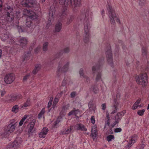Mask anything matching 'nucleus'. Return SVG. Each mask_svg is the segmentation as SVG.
Instances as JSON below:
<instances>
[{"label":"nucleus","mask_w":149,"mask_h":149,"mask_svg":"<svg viewBox=\"0 0 149 149\" xmlns=\"http://www.w3.org/2000/svg\"><path fill=\"white\" fill-rule=\"evenodd\" d=\"M92 13L90 12V9L88 8L83 10L79 16V19L84 22V34L83 40L86 43H88L89 40L90 38V26L89 20L91 18Z\"/></svg>","instance_id":"nucleus-1"},{"label":"nucleus","mask_w":149,"mask_h":149,"mask_svg":"<svg viewBox=\"0 0 149 149\" xmlns=\"http://www.w3.org/2000/svg\"><path fill=\"white\" fill-rule=\"evenodd\" d=\"M104 58L102 57L99 60L98 63L95 66H93L92 68V71L93 74L97 73L95 80L96 81L100 80L101 78V69L103 63Z\"/></svg>","instance_id":"nucleus-2"},{"label":"nucleus","mask_w":149,"mask_h":149,"mask_svg":"<svg viewBox=\"0 0 149 149\" xmlns=\"http://www.w3.org/2000/svg\"><path fill=\"white\" fill-rule=\"evenodd\" d=\"M106 7L108 11V15L110 19V21L111 24L114 25L115 23V20L119 24L120 23V20L117 16L115 11L113 9L111 5L109 4L107 5Z\"/></svg>","instance_id":"nucleus-3"},{"label":"nucleus","mask_w":149,"mask_h":149,"mask_svg":"<svg viewBox=\"0 0 149 149\" xmlns=\"http://www.w3.org/2000/svg\"><path fill=\"white\" fill-rule=\"evenodd\" d=\"M136 81L138 84L141 85L143 86H145L148 83V78L146 73L142 74H139Z\"/></svg>","instance_id":"nucleus-4"},{"label":"nucleus","mask_w":149,"mask_h":149,"mask_svg":"<svg viewBox=\"0 0 149 149\" xmlns=\"http://www.w3.org/2000/svg\"><path fill=\"white\" fill-rule=\"evenodd\" d=\"M16 124L10 123L7 126H5L4 128V132L2 134V135L5 137L8 136L11 133L14 131L16 127Z\"/></svg>","instance_id":"nucleus-5"},{"label":"nucleus","mask_w":149,"mask_h":149,"mask_svg":"<svg viewBox=\"0 0 149 149\" xmlns=\"http://www.w3.org/2000/svg\"><path fill=\"white\" fill-rule=\"evenodd\" d=\"M5 10L6 13L7 20L9 22L12 21L14 17L13 8L10 6H8L5 8Z\"/></svg>","instance_id":"nucleus-6"},{"label":"nucleus","mask_w":149,"mask_h":149,"mask_svg":"<svg viewBox=\"0 0 149 149\" xmlns=\"http://www.w3.org/2000/svg\"><path fill=\"white\" fill-rule=\"evenodd\" d=\"M106 54L107 61L109 64L112 67H114L113 62L112 52L110 47L109 45L105 49Z\"/></svg>","instance_id":"nucleus-7"},{"label":"nucleus","mask_w":149,"mask_h":149,"mask_svg":"<svg viewBox=\"0 0 149 149\" xmlns=\"http://www.w3.org/2000/svg\"><path fill=\"white\" fill-rule=\"evenodd\" d=\"M69 64V62H67L62 68H61V64L60 62L59 63L57 71V74L58 77L61 75L62 73L65 72L68 70Z\"/></svg>","instance_id":"nucleus-8"},{"label":"nucleus","mask_w":149,"mask_h":149,"mask_svg":"<svg viewBox=\"0 0 149 149\" xmlns=\"http://www.w3.org/2000/svg\"><path fill=\"white\" fill-rule=\"evenodd\" d=\"M15 78L14 74L12 73L6 74L4 77V81L6 84H9L12 83Z\"/></svg>","instance_id":"nucleus-9"},{"label":"nucleus","mask_w":149,"mask_h":149,"mask_svg":"<svg viewBox=\"0 0 149 149\" xmlns=\"http://www.w3.org/2000/svg\"><path fill=\"white\" fill-rule=\"evenodd\" d=\"M55 10L54 8L53 7H51L49 12V18L48 19V23L47 24L48 26V25H50V24L51 22L53 20L54 18L53 15L55 13Z\"/></svg>","instance_id":"nucleus-10"},{"label":"nucleus","mask_w":149,"mask_h":149,"mask_svg":"<svg viewBox=\"0 0 149 149\" xmlns=\"http://www.w3.org/2000/svg\"><path fill=\"white\" fill-rule=\"evenodd\" d=\"M18 95L16 94H12L6 96V100L8 103H11L15 101L18 98Z\"/></svg>","instance_id":"nucleus-11"},{"label":"nucleus","mask_w":149,"mask_h":149,"mask_svg":"<svg viewBox=\"0 0 149 149\" xmlns=\"http://www.w3.org/2000/svg\"><path fill=\"white\" fill-rule=\"evenodd\" d=\"M21 4L23 6L26 7H31L33 5V1L29 0H23L21 2Z\"/></svg>","instance_id":"nucleus-12"},{"label":"nucleus","mask_w":149,"mask_h":149,"mask_svg":"<svg viewBox=\"0 0 149 149\" xmlns=\"http://www.w3.org/2000/svg\"><path fill=\"white\" fill-rule=\"evenodd\" d=\"M13 39L14 38L12 37L10 34L8 35L6 34L2 38L1 40L3 41H6L7 40V42H8L9 43L13 44L14 42Z\"/></svg>","instance_id":"nucleus-13"},{"label":"nucleus","mask_w":149,"mask_h":149,"mask_svg":"<svg viewBox=\"0 0 149 149\" xmlns=\"http://www.w3.org/2000/svg\"><path fill=\"white\" fill-rule=\"evenodd\" d=\"M97 128L96 126H94L92 127L91 130V135L94 140L97 139Z\"/></svg>","instance_id":"nucleus-14"},{"label":"nucleus","mask_w":149,"mask_h":149,"mask_svg":"<svg viewBox=\"0 0 149 149\" xmlns=\"http://www.w3.org/2000/svg\"><path fill=\"white\" fill-rule=\"evenodd\" d=\"M25 12L27 13V16L31 19H36L38 15L32 11H30L29 10H26Z\"/></svg>","instance_id":"nucleus-15"},{"label":"nucleus","mask_w":149,"mask_h":149,"mask_svg":"<svg viewBox=\"0 0 149 149\" xmlns=\"http://www.w3.org/2000/svg\"><path fill=\"white\" fill-rule=\"evenodd\" d=\"M18 140L17 138L15 139L13 143H10L8 146V148L9 149H16L18 147L19 145Z\"/></svg>","instance_id":"nucleus-16"},{"label":"nucleus","mask_w":149,"mask_h":149,"mask_svg":"<svg viewBox=\"0 0 149 149\" xmlns=\"http://www.w3.org/2000/svg\"><path fill=\"white\" fill-rule=\"evenodd\" d=\"M36 121L35 120H33L28 125L29 126L28 132L29 134L32 133L35 130L34 127Z\"/></svg>","instance_id":"nucleus-17"},{"label":"nucleus","mask_w":149,"mask_h":149,"mask_svg":"<svg viewBox=\"0 0 149 149\" xmlns=\"http://www.w3.org/2000/svg\"><path fill=\"white\" fill-rule=\"evenodd\" d=\"M70 1L72 6L76 7L81 6V0H70Z\"/></svg>","instance_id":"nucleus-18"},{"label":"nucleus","mask_w":149,"mask_h":149,"mask_svg":"<svg viewBox=\"0 0 149 149\" xmlns=\"http://www.w3.org/2000/svg\"><path fill=\"white\" fill-rule=\"evenodd\" d=\"M28 40L26 38L22 37H19V45L20 46L23 47L25 46Z\"/></svg>","instance_id":"nucleus-19"},{"label":"nucleus","mask_w":149,"mask_h":149,"mask_svg":"<svg viewBox=\"0 0 149 149\" xmlns=\"http://www.w3.org/2000/svg\"><path fill=\"white\" fill-rule=\"evenodd\" d=\"M137 136L136 135H134L131 136L130 138L129 142L127 146L128 147L131 146V144L135 143L137 140Z\"/></svg>","instance_id":"nucleus-20"},{"label":"nucleus","mask_w":149,"mask_h":149,"mask_svg":"<svg viewBox=\"0 0 149 149\" xmlns=\"http://www.w3.org/2000/svg\"><path fill=\"white\" fill-rule=\"evenodd\" d=\"M49 130L46 127H44L41 132L39 133V136L40 138H44L45 137L46 135L47 134Z\"/></svg>","instance_id":"nucleus-21"},{"label":"nucleus","mask_w":149,"mask_h":149,"mask_svg":"<svg viewBox=\"0 0 149 149\" xmlns=\"http://www.w3.org/2000/svg\"><path fill=\"white\" fill-rule=\"evenodd\" d=\"M31 105V99L30 98H28L24 104L20 105V107L21 109H25L27 107L30 106Z\"/></svg>","instance_id":"nucleus-22"},{"label":"nucleus","mask_w":149,"mask_h":149,"mask_svg":"<svg viewBox=\"0 0 149 149\" xmlns=\"http://www.w3.org/2000/svg\"><path fill=\"white\" fill-rule=\"evenodd\" d=\"M125 113V110L118 113L117 115L115 116V120H118L119 121L121 119L122 117L124 115Z\"/></svg>","instance_id":"nucleus-23"},{"label":"nucleus","mask_w":149,"mask_h":149,"mask_svg":"<svg viewBox=\"0 0 149 149\" xmlns=\"http://www.w3.org/2000/svg\"><path fill=\"white\" fill-rule=\"evenodd\" d=\"M76 127L77 130L83 131H86L87 130L86 128L85 127L84 125L81 124H77L76 125Z\"/></svg>","instance_id":"nucleus-24"},{"label":"nucleus","mask_w":149,"mask_h":149,"mask_svg":"<svg viewBox=\"0 0 149 149\" xmlns=\"http://www.w3.org/2000/svg\"><path fill=\"white\" fill-rule=\"evenodd\" d=\"M148 52L147 47L143 46L141 48L142 55L143 56L146 57Z\"/></svg>","instance_id":"nucleus-25"},{"label":"nucleus","mask_w":149,"mask_h":149,"mask_svg":"<svg viewBox=\"0 0 149 149\" xmlns=\"http://www.w3.org/2000/svg\"><path fill=\"white\" fill-rule=\"evenodd\" d=\"M70 51V49L69 47H66L64 48L63 50H62L58 53L56 54L58 57H59L63 53H68Z\"/></svg>","instance_id":"nucleus-26"},{"label":"nucleus","mask_w":149,"mask_h":149,"mask_svg":"<svg viewBox=\"0 0 149 149\" xmlns=\"http://www.w3.org/2000/svg\"><path fill=\"white\" fill-rule=\"evenodd\" d=\"M62 24L61 23L58 22L56 24L55 27V31L57 32H59L61 29Z\"/></svg>","instance_id":"nucleus-27"},{"label":"nucleus","mask_w":149,"mask_h":149,"mask_svg":"<svg viewBox=\"0 0 149 149\" xmlns=\"http://www.w3.org/2000/svg\"><path fill=\"white\" fill-rule=\"evenodd\" d=\"M140 102V99H138L137 100L132 107V109L134 110L136 109L138 107H141L143 105H139Z\"/></svg>","instance_id":"nucleus-28"},{"label":"nucleus","mask_w":149,"mask_h":149,"mask_svg":"<svg viewBox=\"0 0 149 149\" xmlns=\"http://www.w3.org/2000/svg\"><path fill=\"white\" fill-rule=\"evenodd\" d=\"M72 126H70V127L69 128H68L67 129H65L64 130L61 131V133L63 134H68L70 133L71 132L72 129Z\"/></svg>","instance_id":"nucleus-29"},{"label":"nucleus","mask_w":149,"mask_h":149,"mask_svg":"<svg viewBox=\"0 0 149 149\" xmlns=\"http://www.w3.org/2000/svg\"><path fill=\"white\" fill-rule=\"evenodd\" d=\"M70 107V105L69 104H67L64 106H63L62 107V110L60 112V113L61 114H62L64 115L66 113V111L65 112V111L66 110L68 109L69 107Z\"/></svg>","instance_id":"nucleus-30"},{"label":"nucleus","mask_w":149,"mask_h":149,"mask_svg":"<svg viewBox=\"0 0 149 149\" xmlns=\"http://www.w3.org/2000/svg\"><path fill=\"white\" fill-rule=\"evenodd\" d=\"M41 67V65L40 64H38L35 65L34 69L33 71V73L35 74L39 70Z\"/></svg>","instance_id":"nucleus-31"},{"label":"nucleus","mask_w":149,"mask_h":149,"mask_svg":"<svg viewBox=\"0 0 149 149\" xmlns=\"http://www.w3.org/2000/svg\"><path fill=\"white\" fill-rule=\"evenodd\" d=\"M119 122L118 120H116V121L114 122V123L111 125V128H110L109 130V131L110 132V133L113 134V132H112V128L114 127L116 124L118 123Z\"/></svg>","instance_id":"nucleus-32"},{"label":"nucleus","mask_w":149,"mask_h":149,"mask_svg":"<svg viewBox=\"0 0 149 149\" xmlns=\"http://www.w3.org/2000/svg\"><path fill=\"white\" fill-rule=\"evenodd\" d=\"M19 107L18 105H15L13 106L12 109V111L16 113L18 111Z\"/></svg>","instance_id":"nucleus-33"},{"label":"nucleus","mask_w":149,"mask_h":149,"mask_svg":"<svg viewBox=\"0 0 149 149\" xmlns=\"http://www.w3.org/2000/svg\"><path fill=\"white\" fill-rule=\"evenodd\" d=\"M107 140L108 142H110L112 140H114L115 139V137L113 135H110L107 136Z\"/></svg>","instance_id":"nucleus-34"},{"label":"nucleus","mask_w":149,"mask_h":149,"mask_svg":"<svg viewBox=\"0 0 149 149\" xmlns=\"http://www.w3.org/2000/svg\"><path fill=\"white\" fill-rule=\"evenodd\" d=\"M48 42H45L43 45V50L44 51H46L47 50Z\"/></svg>","instance_id":"nucleus-35"},{"label":"nucleus","mask_w":149,"mask_h":149,"mask_svg":"<svg viewBox=\"0 0 149 149\" xmlns=\"http://www.w3.org/2000/svg\"><path fill=\"white\" fill-rule=\"evenodd\" d=\"M119 104V102H117V100L116 99H114V100L113 107L114 108H116L118 109Z\"/></svg>","instance_id":"nucleus-36"},{"label":"nucleus","mask_w":149,"mask_h":149,"mask_svg":"<svg viewBox=\"0 0 149 149\" xmlns=\"http://www.w3.org/2000/svg\"><path fill=\"white\" fill-rule=\"evenodd\" d=\"M45 113V110L44 108H43L40 111L39 113L38 116V118L40 119L42 117V116Z\"/></svg>","instance_id":"nucleus-37"},{"label":"nucleus","mask_w":149,"mask_h":149,"mask_svg":"<svg viewBox=\"0 0 149 149\" xmlns=\"http://www.w3.org/2000/svg\"><path fill=\"white\" fill-rule=\"evenodd\" d=\"M27 116L26 115H25L22 118V119L20 120V122H19V126H21L22 125L23 122L25 120V119L26 118Z\"/></svg>","instance_id":"nucleus-38"},{"label":"nucleus","mask_w":149,"mask_h":149,"mask_svg":"<svg viewBox=\"0 0 149 149\" xmlns=\"http://www.w3.org/2000/svg\"><path fill=\"white\" fill-rule=\"evenodd\" d=\"M110 120H106L105 121V125L104 129V130L106 129L107 130V126H108L109 127L110 125Z\"/></svg>","instance_id":"nucleus-39"},{"label":"nucleus","mask_w":149,"mask_h":149,"mask_svg":"<svg viewBox=\"0 0 149 149\" xmlns=\"http://www.w3.org/2000/svg\"><path fill=\"white\" fill-rule=\"evenodd\" d=\"M79 73L81 76L83 77L84 78L86 76L84 75V70L83 68H81L79 71Z\"/></svg>","instance_id":"nucleus-40"},{"label":"nucleus","mask_w":149,"mask_h":149,"mask_svg":"<svg viewBox=\"0 0 149 149\" xmlns=\"http://www.w3.org/2000/svg\"><path fill=\"white\" fill-rule=\"evenodd\" d=\"M145 112V110L143 109L141 110H139L137 112V114L140 116H142Z\"/></svg>","instance_id":"nucleus-41"},{"label":"nucleus","mask_w":149,"mask_h":149,"mask_svg":"<svg viewBox=\"0 0 149 149\" xmlns=\"http://www.w3.org/2000/svg\"><path fill=\"white\" fill-rule=\"evenodd\" d=\"M30 52L29 51L27 52L26 54H25V57L23 61H24L26 60H27L28 59L29 57L30 56Z\"/></svg>","instance_id":"nucleus-42"},{"label":"nucleus","mask_w":149,"mask_h":149,"mask_svg":"<svg viewBox=\"0 0 149 149\" xmlns=\"http://www.w3.org/2000/svg\"><path fill=\"white\" fill-rule=\"evenodd\" d=\"M73 19V17L72 16H71L70 18H68L67 19L66 23L67 24H69L70 23H71Z\"/></svg>","instance_id":"nucleus-43"},{"label":"nucleus","mask_w":149,"mask_h":149,"mask_svg":"<svg viewBox=\"0 0 149 149\" xmlns=\"http://www.w3.org/2000/svg\"><path fill=\"white\" fill-rule=\"evenodd\" d=\"M92 88L93 89V91L94 93L96 94L98 92L99 89L97 87L93 86L92 87Z\"/></svg>","instance_id":"nucleus-44"},{"label":"nucleus","mask_w":149,"mask_h":149,"mask_svg":"<svg viewBox=\"0 0 149 149\" xmlns=\"http://www.w3.org/2000/svg\"><path fill=\"white\" fill-rule=\"evenodd\" d=\"M122 131V129L120 128H117L115 129L114 130V132L115 133H118Z\"/></svg>","instance_id":"nucleus-45"},{"label":"nucleus","mask_w":149,"mask_h":149,"mask_svg":"<svg viewBox=\"0 0 149 149\" xmlns=\"http://www.w3.org/2000/svg\"><path fill=\"white\" fill-rule=\"evenodd\" d=\"M145 1L144 0H139V3L141 6H142L144 5Z\"/></svg>","instance_id":"nucleus-46"},{"label":"nucleus","mask_w":149,"mask_h":149,"mask_svg":"<svg viewBox=\"0 0 149 149\" xmlns=\"http://www.w3.org/2000/svg\"><path fill=\"white\" fill-rule=\"evenodd\" d=\"M91 123L93 124H94L95 123V117L94 116H92L91 117Z\"/></svg>","instance_id":"nucleus-47"},{"label":"nucleus","mask_w":149,"mask_h":149,"mask_svg":"<svg viewBox=\"0 0 149 149\" xmlns=\"http://www.w3.org/2000/svg\"><path fill=\"white\" fill-rule=\"evenodd\" d=\"M30 76V75L29 74H27L25 76L23 79V80L24 81H26L27 80V79H28L29 77Z\"/></svg>","instance_id":"nucleus-48"},{"label":"nucleus","mask_w":149,"mask_h":149,"mask_svg":"<svg viewBox=\"0 0 149 149\" xmlns=\"http://www.w3.org/2000/svg\"><path fill=\"white\" fill-rule=\"evenodd\" d=\"M76 92H75L73 91V92H72V93H71L70 94L71 97V98L74 97L76 95Z\"/></svg>","instance_id":"nucleus-49"},{"label":"nucleus","mask_w":149,"mask_h":149,"mask_svg":"<svg viewBox=\"0 0 149 149\" xmlns=\"http://www.w3.org/2000/svg\"><path fill=\"white\" fill-rule=\"evenodd\" d=\"M41 48V47L40 46H38L35 49V52L36 53H37L40 51Z\"/></svg>","instance_id":"nucleus-50"},{"label":"nucleus","mask_w":149,"mask_h":149,"mask_svg":"<svg viewBox=\"0 0 149 149\" xmlns=\"http://www.w3.org/2000/svg\"><path fill=\"white\" fill-rule=\"evenodd\" d=\"M74 110L75 112L74 115L76 117H77V115L80 113V111L78 109H74Z\"/></svg>","instance_id":"nucleus-51"},{"label":"nucleus","mask_w":149,"mask_h":149,"mask_svg":"<svg viewBox=\"0 0 149 149\" xmlns=\"http://www.w3.org/2000/svg\"><path fill=\"white\" fill-rule=\"evenodd\" d=\"M67 83L66 80L64 79L62 81V85L63 86H65L67 84Z\"/></svg>","instance_id":"nucleus-52"},{"label":"nucleus","mask_w":149,"mask_h":149,"mask_svg":"<svg viewBox=\"0 0 149 149\" xmlns=\"http://www.w3.org/2000/svg\"><path fill=\"white\" fill-rule=\"evenodd\" d=\"M102 109L103 110H105L106 108V103H103L102 104Z\"/></svg>","instance_id":"nucleus-53"},{"label":"nucleus","mask_w":149,"mask_h":149,"mask_svg":"<svg viewBox=\"0 0 149 149\" xmlns=\"http://www.w3.org/2000/svg\"><path fill=\"white\" fill-rule=\"evenodd\" d=\"M74 113L75 112L74 110H72L68 113V115L70 116L72 115H74Z\"/></svg>","instance_id":"nucleus-54"},{"label":"nucleus","mask_w":149,"mask_h":149,"mask_svg":"<svg viewBox=\"0 0 149 149\" xmlns=\"http://www.w3.org/2000/svg\"><path fill=\"white\" fill-rule=\"evenodd\" d=\"M60 122V120L59 118H58L55 122L54 125L55 126H56L57 124H58Z\"/></svg>","instance_id":"nucleus-55"},{"label":"nucleus","mask_w":149,"mask_h":149,"mask_svg":"<svg viewBox=\"0 0 149 149\" xmlns=\"http://www.w3.org/2000/svg\"><path fill=\"white\" fill-rule=\"evenodd\" d=\"M142 143V144L140 146V149H143L146 145V144L144 143H143V141Z\"/></svg>","instance_id":"nucleus-56"},{"label":"nucleus","mask_w":149,"mask_h":149,"mask_svg":"<svg viewBox=\"0 0 149 149\" xmlns=\"http://www.w3.org/2000/svg\"><path fill=\"white\" fill-rule=\"evenodd\" d=\"M52 100H50L48 104L47 107L49 108L52 105Z\"/></svg>","instance_id":"nucleus-57"},{"label":"nucleus","mask_w":149,"mask_h":149,"mask_svg":"<svg viewBox=\"0 0 149 149\" xmlns=\"http://www.w3.org/2000/svg\"><path fill=\"white\" fill-rule=\"evenodd\" d=\"M84 78H85L86 79V82L87 83H89L90 82V80L89 77H88L87 76H86Z\"/></svg>","instance_id":"nucleus-58"},{"label":"nucleus","mask_w":149,"mask_h":149,"mask_svg":"<svg viewBox=\"0 0 149 149\" xmlns=\"http://www.w3.org/2000/svg\"><path fill=\"white\" fill-rule=\"evenodd\" d=\"M114 108V110L111 112V114H113L117 112L118 109L116 108Z\"/></svg>","instance_id":"nucleus-59"},{"label":"nucleus","mask_w":149,"mask_h":149,"mask_svg":"<svg viewBox=\"0 0 149 149\" xmlns=\"http://www.w3.org/2000/svg\"><path fill=\"white\" fill-rule=\"evenodd\" d=\"M1 96H3L5 94L6 92L4 91H1Z\"/></svg>","instance_id":"nucleus-60"},{"label":"nucleus","mask_w":149,"mask_h":149,"mask_svg":"<svg viewBox=\"0 0 149 149\" xmlns=\"http://www.w3.org/2000/svg\"><path fill=\"white\" fill-rule=\"evenodd\" d=\"M120 96V94L118 93L116 95V98L117 99H119Z\"/></svg>","instance_id":"nucleus-61"},{"label":"nucleus","mask_w":149,"mask_h":149,"mask_svg":"<svg viewBox=\"0 0 149 149\" xmlns=\"http://www.w3.org/2000/svg\"><path fill=\"white\" fill-rule=\"evenodd\" d=\"M106 120H110V117L109 114H107Z\"/></svg>","instance_id":"nucleus-62"},{"label":"nucleus","mask_w":149,"mask_h":149,"mask_svg":"<svg viewBox=\"0 0 149 149\" xmlns=\"http://www.w3.org/2000/svg\"><path fill=\"white\" fill-rule=\"evenodd\" d=\"M59 101V99L58 98H55L54 100V101H55V102H58V101Z\"/></svg>","instance_id":"nucleus-63"},{"label":"nucleus","mask_w":149,"mask_h":149,"mask_svg":"<svg viewBox=\"0 0 149 149\" xmlns=\"http://www.w3.org/2000/svg\"><path fill=\"white\" fill-rule=\"evenodd\" d=\"M56 104H54L53 103V105H52V108L53 109H54L56 107Z\"/></svg>","instance_id":"nucleus-64"}]
</instances>
